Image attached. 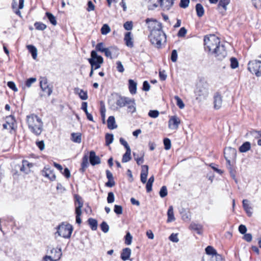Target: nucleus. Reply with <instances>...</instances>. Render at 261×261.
Returning a JSON list of instances; mask_svg holds the SVG:
<instances>
[{"instance_id":"e2e57ef3","label":"nucleus","mask_w":261,"mask_h":261,"mask_svg":"<svg viewBox=\"0 0 261 261\" xmlns=\"http://www.w3.org/2000/svg\"><path fill=\"white\" fill-rule=\"evenodd\" d=\"M113 48H114L112 46H111L109 48H106L105 50V51H103V53H105V55L107 57L110 58V59H112V52L111 51V49H112Z\"/></svg>"},{"instance_id":"5701e85b","label":"nucleus","mask_w":261,"mask_h":261,"mask_svg":"<svg viewBox=\"0 0 261 261\" xmlns=\"http://www.w3.org/2000/svg\"><path fill=\"white\" fill-rule=\"evenodd\" d=\"M88 156L87 154H85L82 158L81 168L80 169V171L81 173H83L85 171L86 168L88 167Z\"/></svg>"},{"instance_id":"c756f323","label":"nucleus","mask_w":261,"mask_h":261,"mask_svg":"<svg viewBox=\"0 0 261 261\" xmlns=\"http://www.w3.org/2000/svg\"><path fill=\"white\" fill-rule=\"evenodd\" d=\"M71 140L74 143H80L82 141L81 133H73L71 135Z\"/></svg>"},{"instance_id":"f257e3e1","label":"nucleus","mask_w":261,"mask_h":261,"mask_svg":"<svg viewBox=\"0 0 261 261\" xmlns=\"http://www.w3.org/2000/svg\"><path fill=\"white\" fill-rule=\"evenodd\" d=\"M27 122L30 132L36 136H40L43 128V123L37 115L33 114L27 117Z\"/></svg>"},{"instance_id":"49530a36","label":"nucleus","mask_w":261,"mask_h":261,"mask_svg":"<svg viewBox=\"0 0 261 261\" xmlns=\"http://www.w3.org/2000/svg\"><path fill=\"white\" fill-rule=\"evenodd\" d=\"M226 166H227V168L229 170L230 176L233 178V179H235V178H236L235 171L232 168V166L231 164V162H230L229 164L227 163Z\"/></svg>"},{"instance_id":"aec40b11","label":"nucleus","mask_w":261,"mask_h":261,"mask_svg":"<svg viewBox=\"0 0 261 261\" xmlns=\"http://www.w3.org/2000/svg\"><path fill=\"white\" fill-rule=\"evenodd\" d=\"M161 7L164 9L168 10L173 4L174 0H159Z\"/></svg>"},{"instance_id":"79ce46f5","label":"nucleus","mask_w":261,"mask_h":261,"mask_svg":"<svg viewBox=\"0 0 261 261\" xmlns=\"http://www.w3.org/2000/svg\"><path fill=\"white\" fill-rule=\"evenodd\" d=\"M114 140V136L112 134L107 133L105 136L106 145L109 146L111 144Z\"/></svg>"},{"instance_id":"864d4df0","label":"nucleus","mask_w":261,"mask_h":261,"mask_svg":"<svg viewBox=\"0 0 261 261\" xmlns=\"http://www.w3.org/2000/svg\"><path fill=\"white\" fill-rule=\"evenodd\" d=\"M239 63L237 59L235 58L230 59V66L232 69H235L238 66Z\"/></svg>"},{"instance_id":"338daca9","label":"nucleus","mask_w":261,"mask_h":261,"mask_svg":"<svg viewBox=\"0 0 261 261\" xmlns=\"http://www.w3.org/2000/svg\"><path fill=\"white\" fill-rule=\"evenodd\" d=\"M177 59V53L176 50L174 49L172 51L171 55V60L173 62H175Z\"/></svg>"},{"instance_id":"a19ab883","label":"nucleus","mask_w":261,"mask_h":261,"mask_svg":"<svg viewBox=\"0 0 261 261\" xmlns=\"http://www.w3.org/2000/svg\"><path fill=\"white\" fill-rule=\"evenodd\" d=\"M24 7V0H19V5L18 9H15L14 10V13L18 15L19 17H21V12L19 11L20 9H22Z\"/></svg>"},{"instance_id":"69168bd1","label":"nucleus","mask_w":261,"mask_h":261,"mask_svg":"<svg viewBox=\"0 0 261 261\" xmlns=\"http://www.w3.org/2000/svg\"><path fill=\"white\" fill-rule=\"evenodd\" d=\"M7 86H8V87L9 88H10L11 89H12V90H13L15 92H16L18 91V89L15 85V84L13 82H12V81L8 82L7 83Z\"/></svg>"},{"instance_id":"37998d69","label":"nucleus","mask_w":261,"mask_h":261,"mask_svg":"<svg viewBox=\"0 0 261 261\" xmlns=\"http://www.w3.org/2000/svg\"><path fill=\"white\" fill-rule=\"evenodd\" d=\"M148 173V166L147 165H142L140 177H147Z\"/></svg>"},{"instance_id":"58836bf2","label":"nucleus","mask_w":261,"mask_h":261,"mask_svg":"<svg viewBox=\"0 0 261 261\" xmlns=\"http://www.w3.org/2000/svg\"><path fill=\"white\" fill-rule=\"evenodd\" d=\"M37 81L36 77H31L27 80L25 82L24 86H22V88L24 89L25 87L30 88L32 85Z\"/></svg>"},{"instance_id":"a211bd4d","label":"nucleus","mask_w":261,"mask_h":261,"mask_svg":"<svg viewBox=\"0 0 261 261\" xmlns=\"http://www.w3.org/2000/svg\"><path fill=\"white\" fill-rule=\"evenodd\" d=\"M230 2L229 0H220L218 5L219 12L223 14L227 10V6Z\"/></svg>"},{"instance_id":"b1692460","label":"nucleus","mask_w":261,"mask_h":261,"mask_svg":"<svg viewBox=\"0 0 261 261\" xmlns=\"http://www.w3.org/2000/svg\"><path fill=\"white\" fill-rule=\"evenodd\" d=\"M243 207L249 217H251L252 214V207L250 206L249 201L247 199L243 200Z\"/></svg>"},{"instance_id":"4d7b16f0","label":"nucleus","mask_w":261,"mask_h":261,"mask_svg":"<svg viewBox=\"0 0 261 261\" xmlns=\"http://www.w3.org/2000/svg\"><path fill=\"white\" fill-rule=\"evenodd\" d=\"M125 244L129 245L131 244L132 241V236L129 232H128L125 236Z\"/></svg>"},{"instance_id":"c9c22d12","label":"nucleus","mask_w":261,"mask_h":261,"mask_svg":"<svg viewBox=\"0 0 261 261\" xmlns=\"http://www.w3.org/2000/svg\"><path fill=\"white\" fill-rule=\"evenodd\" d=\"M131 160V149L126 150L125 153L123 155L122 159V163H126Z\"/></svg>"},{"instance_id":"603ef678","label":"nucleus","mask_w":261,"mask_h":261,"mask_svg":"<svg viewBox=\"0 0 261 261\" xmlns=\"http://www.w3.org/2000/svg\"><path fill=\"white\" fill-rule=\"evenodd\" d=\"M100 226V228H101V230L103 232L107 233L108 232V231L109 230V226L106 222L103 221L101 223Z\"/></svg>"},{"instance_id":"412c9836","label":"nucleus","mask_w":261,"mask_h":261,"mask_svg":"<svg viewBox=\"0 0 261 261\" xmlns=\"http://www.w3.org/2000/svg\"><path fill=\"white\" fill-rule=\"evenodd\" d=\"M124 40L125 41V44L127 46L129 47H133L134 46V43L133 41V38L132 37V34L130 32H126L124 36Z\"/></svg>"},{"instance_id":"0e129e2a","label":"nucleus","mask_w":261,"mask_h":261,"mask_svg":"<svg viewBox=\"0 0 261 261\" xmlns=\"http://www.w3.org/2000/svg\"><path fill=\"white\" fill-rule=\"evenodd\" d=\"M190 0H180L179 6L182 8H186L188 7Z\"/></svg>"},{"instance_id":"bf43d9fd","label":"nucleus","mask_w":261,"mask_h":261,"mask_svg":"<svg viewBox=\"0 0 261 261\" xmlns=\"http://www.w3.org/2000/svg\"><path fill=\"white\" fill-rule=\"evenodd\" d=\"M187 32V31L185 28H181L177 33V36L178 37H184L186 35Z\"/></svg>"},{"instance_id":"5fc2aeb1","label":"nucleus","mask_w":261,"mask_h":261,"mask_svg":"<svg viewBox=\"0 0 261 261\" xmlns=\"http://www.w3.org/2000/svg\"><path fill=\"white\" fill-rule=\"evenodd\" d=\"M115 200L114 194L112 192L108 193L107 197V202L109 203H113Z\"/></svg>"},{"instance_id":"774afa93","label":"nucleus","mask_w":261,"mask_h":261,"mask_svg":"<svg viewBox=\"0 0 261 261\" xmlns=\"http://www.w3.org/2000/svg\"><path fill=\"white\" fill-rule=\"evenodd\" d=\"M124 28L127 30L129 31L133 29V23L132 21H126L123 24Z\"/></svg>"},{"instance_id":"4be33fe9","label":"nucleus","mask_w":261,"mask_h":261,"mask_svg":"<svg viewBox=\"0 0 261 261\" xmlns=\"http://www.w3.org/2000/svg\"><path fill=\"white\" fill-rule=\"evenodd\" d=\"M131 252V249L129 248H125L123 249L120 255L121 259L124 261L128 260L130 257Z\"/></svg>"},{"instance_id":"7ed1b4c3","label":"nucleus","mask_w":261,"mask_h":261,"mask_svg":"<svg viewBox=\"0 0 261 261\" xmlns=\"http://www.w3.org/2000/svg\"><path fill=\"white\" fill-rule=\"evenodd\" d=\"M205 50L213 54L216 51L218 46L220 45L219 39L215 35H211L210 37L205 36L204 38Z\"/></svg>"},{"instance_id":"9d476101","label":"nucleus","mask_w":261,"mask_h":261,"mask_svg":"<svg viewBox=\"0 0 261 261\" xmlns=\"http://www.w3.org/2000/svg\"><path fill=\"white\" fill-rule=\"evenodd\" d=\"M224 158L227 163H230L231 160H234L237 155V150L232 147H227L224 150Z\"/></svg>"},{"instance_id":"2f4dec72","label":"nucleus","mask_w":261,"mask_h":261,"mask_svg":"<svg viewBox=\"0 0 261 261\" xmlns=\"http://www.w3.org/2000/svg\"><path fill=\"white\" fill-rule=\"evenodd\" d=\"M197 15L199 17H202L204 13L203 7L201 4H197L195 7Z\"/></svg>"},{"instance_id":"423d86ee","label":"nucleus","mask_w":261,"mask_h":261,"mask_svg":"<svg viewBox=\"0 0 261 261\" xmlns=\"http://www.w3.org/2000/svg\"><path fill=\"white\" fill-rule=\"evenodd\" d=\"M73 226L66 222H62L57 227L58 235L65 239H69L73 231Z\"/></svg>"},{"instance_id":"6e6552de","label":"nucleus","mask_w":261,"mask_h":261,"mask_svg":"<svg viewBox=\"0 0 261 261\" xmlns=\"http://www.w3.org/2000/svg\"><path fill=\"white\" fill-rule=\"evenodd\" d=\"M248 69L256 76H261V61L259 60H252L248 63Z\"/></svg>"},{"instance_id":"dca6fc26","label":"nucleus","mask_w":261,"mask_h":261,"mask_svg":"<svg viewBox=\"0 0 261 261\" xmlns=\"http://www.w3.org/2000/svg\"><path fill=\"white\" fill-rule=\"evenodd\" d=\"M89 162L92 166L100 164V159L96 155L94 151L92 150L89 152Z\"/></svg>"},{"instance_id":"473e14b6","label":"nucleus","mask_w":261,"mask_h":261,"mask_svg":"<svg viewBox=\"0 0 261 261\" xmlns=\"http://www.w3.org/2000/svg\"><path fill=\"white\" fill-rule=\"evenodd\" d=\"M251 148V144L249 142H245L239 148L241 152H246Z\"/></svg>"},{"instance_id":"c03bdc74","label":"nucleus","mask_w":261,"mask_h":261,"mask_svg":"<svg viewBox=\"0 0 261 261\" xmlns=\"http://www.w3.org/2000/svg\"><path fill=\"white\" fill-rule=\"evenodd\" d=\"M35 29L38 30L43 31L46 28V24L40 22H36L34 24Z\"/></svg>"},{"instance_id":"4c0bfd02","label":"nucleus","mask_w":261,"mask_h":261,"mask_svg":"<svg viewBox=\"0 0 261 261\" xmlns=\"http://www.w3.org/2000/svg\"><path fill=\"white\" fill-rule=\"evenodd\" d=\"M205 252L207 254L212 255V256L219 255L217 253L216 250L211 246H208L205 248Z\"/></svg>"},{"instance_id":"f704fd0d","label":"nucleus","mask_w":261,"mask_h":261,"mask_svg":"<svg viewBox=\"0 0 261 261\" xmlns=\"http://www.w3.org/2000/svg\"><path fill=\"white\" fill-rule=\"evenodd\" d=\"M27 48L29 52L31 54L32 56L34 59H36L37 56V48L33 45H29L27 46Z\"/></svg>"},{"instance_id":"e433bc0d","label":"nucleus","mask_w":261,"mask_h":261,"mask_svg":"<svg viewBox=\"0 0 261 261\" xmlns=\"http://www.w3.org/2000/svg\"><path fill=\"white\" fill-rule=\"evenodd\" d=\"M180 213L183 220L188 221L190 220L189 212H187L185 209L182 208Z\"/></svg>"},{"instance_id":"6e6d98bb","label":"nucleus","mask_w":261,"mask_h":261,"mask_svg":"<svg viewBox=\"0 0 261 261\" xmlns=\"http://www.w3.org/2000/svg\"><path fill=\"white\" fill-rule=\"evenodd\" d=\"M114 211L117 215L122 214L123 212L122 207L121 205H115Z\"/></svg>"},{"instance_id":"ddd939ff","label":"nucleus","mask_w":261,"mask_h":261,"mask_svg":"<svg viewBox=\"0 0 261 261\" xmlns=\"http://www.w3.org/2000/svg\"><path fill=\"white\" fill-rule=\"evenodd\" d=\"M42 174L51 181H54L56 179V175L54 172V170L51 169L49 166L44 167L42 171Z\"/></svg>"},{"instance_id":"a18cd8bd","label":"nucleus","mask_w":261,"mask_h":261,"mask_svg":"<svg viewBox=\"0 0 261 261\" xmlns=\"http://www.w3.org/2000/svg\"><path fill=\"white\" fill-rule=\"evenodd\" d=\"M106 48H107L104 47V43L103 42H100V43H98L96 44V45L95 46V49H96L95 51L103 53V51H105V50Z\"/></svg>"},{"instance_id":"bb28decb","label":"nucleus","mask_w":261,"mask_h":261,"mask_svg":"<svg viewBox=\"0 0 261 261\" xmlns=\"http://www.w3.org/2000/svg\"><path fill=\"white\" fill-rule=\"evenodd\" d=\"M107 125L108 128L113 129L117 127L116 124L115 119L113 116H109L107 120Z\"/></svg>"},{"instance_id":"3c124183","label":"nucleus","mask_w":261,"mask_h":261,"mask_svg":"<svg viewBox=\"0 0 261 261\" xmlns=\"http://www.w3.org/2000/svg\"><path fill=\"white\" fill-rule=\"evenodd\" d=\"M164 148L166 150H169L171 148V141L169 138H166L163 140Z\"/></svg>"},{"instance_id":"cd10ccee","label":"nucleus","mask_w":261,"mask_h":261,"mask_svg":"<svg viewBox=\"0 0 261 261\" xmlns=\"http://www.w3.org/2000/svg\"><path fill=\"white\" fill-rule=\"evenodd\" d=\"M189 227L191 230L196 231L199 234H201L202 233V226L200 224L191 223Z\"/></svg>"},{"instance_id":"8fccbe9b","label":"nucleus","mask_w":261,"mask_h":261,"mask_svg":"<svg viewBox=\"0 0 261 261\" xmlns=\"http://www.w3.org/2000/svg\"><path fill=\"white\" fill-rule=\"evenodd\" d=\"M159 194L161 197L164 198L168 194L167 187L165 186H162L160 189Z\"/></svg>"},{"instance_id":"a878e982","label":"nucleus","mask_w":261,"mask_h":261,"mask_svg":"<svg viewBox=\"0 0 261 261\" xmlns=\"http://www.w3.org/2000/svg\"><path fill=\"white\" fill-rule=\"evenodd\" d=\"M201 261H224V260L222 255H216V256L203 257Z\"/></svg>"},{"instance_id":"ea45409f","label":"nucleus","mask_w":261,"mask_h":261,"mask_svg":"<svg viewBox=\"0 0 261 261\" xmlns=\"http://www.w3.org/2000/svg\"><path fill=\"white\" fill-rule=\"evenodd\" d=\"M46 16L50 22L54 25H56L57 23L56 17L50 12H46Z\"/></svg>"},{"instance_id":"13d9d810","label":"nucleus","mask_w":261,"mask_h":261,"mask_svg":"<svg viewBox=\"0 0 261 261\" xmlns=\"http://www.w3.org/2000/svg\"><path fill=\"white\" fill-rule=\"evenodd\" d=\"M133 155L134 156V159L136 161L138 165H140L143 163V162H144L143 155L140 158H136V153L134 152Z\"/></svg>"},{"instance_id":"393cba45","label":"nucleus","mask_w":261,"mask_h":261,"mask_svg":"<svg viewBox=\"0 0 261 261\" xmlns=\"http://www.w3.org/2000/svg\"><path fill=\"white\" fill-rule=\"evenodd\" d=\"M137 84L133 80H128V89L130 94L134 95L137 93Z\"/></svg>"},{"instance_id":"20e7f679","label":"nucleus","mask_w":261,"mask_h":261,"mask_svg":"<svg viewBox=\"0 0 261 261\" xmlns=\"http://www.w3.org/2000/svg\"><path fill=\"white\" fill-rule=\"evenodd\" d=\"M150 42L156 47L160 48L162 42L166 41V35L162 29L154 30L150 33Z\"/></svg>"},{"instance_id":"f03ea898","label":"nucleus","mask_w":261,"mask_h":261,"mask_svg":"<svg viewBox=\"0 0 261 261\" xmlns=\"http://www.w3.org/2000/svg\"><path fill=\"white\" fill-rule=\"evenodd\" d=\"M116 107L114 109L115 110L126 107L127 113L133 114L136 111V105L134 98L119 95L116 99Z\"/></svg>"},{"instance_id":"7c9ffc66","label":"nucleus","mask_w":261,"mask_h":261,"mask_svg":"<svg viewBox=\"0 0 261 261\" xmlns=\"http://www.w3.org/2000/svg\"><path fill=\"white\" fill-rule=\"evenodd\" d=\"M167 222H171L175 220L174 216L173 208L172 206H170L167 212Z\"/></svg>"},{"instance_id":"0eeeda50","label":"nucleus","mask_w":261,"mask_h":261,"mask_svg":"<svg viewBox=\"0 0 261 261\" xmlns=\"http://www.w3.org/2000/svg\"><path fill=\"white\" fill-rule=\"evenodd\" d=\"M88 62L91 65V68L94 70L99 68L101 64L103 62V58L97 55L95 50L91 52V58L88 59Z\"/></svg>"},{"instance_id":"f8f14e48","label":"nucleus","mask_w":261,"mask_h":261,"mask_svg":"<svg viewBox=\"0 0 261 261\" xmlns=\"http://www.w3.org/2000/svg\"><path fill=\"white\" fill-rule=\"evenodd\" d=\"M219 60H223L227 55V52L224 45L221 44L218 46L216 51L213 54Z\"/></svg>"},{"instance_id":"1a4fd4ad","label":"nucleus","mask_w":261,"mask_h":261,"mask_svg":"<svg viewBox=\"0 0 261 261\" xmlns=\"http://www.w3.org/2000/svg\"><path fill=\"white\" fill-rule=\"evenodd\" d=\"M145 22L147 24L148 30L150 31V33L154 30L162 29L161 23L155 19L148 18L145 20Z\"/></svg>"},{"instance_id":"c85d7f7f","label":"nucleus","mask_w":261,"mask_h":261,"mask_svg":"<svg viewBox=\"0 0 261 261\" xmlns=\"http://www.w3.org/2000/svg\"><path fill=\"white\" fill-rule=\"evenodd\" d=\"M75 93L79 94V97L82 100H86L88 98L87 92L78 88L74 89Z\"/></svg>"},{"instance_id":"de8ad7c7","label":"nucleus","mask_w":261,"mask_h":261,"mask_svg":"<svg viewBox=\"0 0 261 261\" xmlns=\"http://www.w3.org/2000/svg\"><path fill=\"white\" fill-rule=\"evenodd\" d=\"M110 31V28L107 24H103L101 28V33L102 35H107Z\"/></svg>"},{"instance_id":"2eb2a0df","label":"nucleus","mask_w":261,"mask_h":261,"mask_svg":"<svg viewBox=\"0 0 261 261\" xmlns=\"http://www.w3.org/2000/svg\"><path fill=\"white\" fill-rule=\"evenodd\" d=\"M222 96L219 92H217L214 96V108L216 110H219L222 106Z\"/></svg>"},{"instance_id":"680f3d73","label":"nucleus","mask_w":261,"mask_h":261,"mask_svg":"<svg viewBox=\"0 0 261 261\" xmlns=\"http://www.w3.org/2000/svg\"><path fill=\"white\" fill-rule=\"evenodd\" d=\"M169 239L170 240V241L174 243H177L179 241V239L178 238L177 233H172L169 236Z\"/></svg>"},{"instance_id":"052dcab7","label":"nucleus","mask_w":261,"mask_h":261,"mask_svg":"<svg viewBox=\"0 0 261 261\" xmlns=\"http://www.w3.org/2000/svg\"><path fill=\"white\" fill-rule=\"evenodd\" d=\"M159 115V112L157 110H150L148 113V116L151 118H155Z\"/></svg>"},{"instance_id":"9b49d317","label":"nucleus","mask_w":261,"mask_h":261,"mask_svg":"<svg viewBox=\"0 0 261 261\" xmlns=\"http://www.w3.org/2000/svg\"><path fill=\"white\" fill-rule=\"evenodd\" d=\"M40 86L42 91L43 92L44 96H49L52 92V89L47 85V80L45 78H43L40 82Z\"/></svg>"},{"instance_id":"6ab92c4d","label":"nucleus","mask_w":261,"mask_h":261,"mask_svg":"<svg viewBox=\"0 0 261 261\" xmlns=\"http://www.w3.org/2000/svg\"><path fill=\"white\" fill-rule=\"evenodd\" d=\"M51 253L54 254V255L50 256L51 261H57L60 259L62 256V252L60 248H53L51 250Z\"/></svg>"},{"instance_id":"f3484780","label":"nucleus","mask_w":261,"mask_h":261,"mask_svg":"<svg viewBox=\"0 0 261 261\" xmlns=\"http://www.w3.org/2000/svg\"><path fill=\"white\" fill-rule=\"evenodd\" d=\"M75 202L74 204L75 206V211L76 212H82V208L83 206V201L82 197L78 195H75L74 196Z\"/></svg>"},{"instance_id":"39448f33","label":"nucleus","mask_w":261,"mask_h":261,"mask_svg":"<svg viewBox=\"0 0 261 261\" xmlns=\"http://www.w3.org/2000/svg\"><path fill=\"white\" fill-rule=\"evenodd\" d=\"M196 99L202 101L207 98L208 95V85L206 82H199L195 90Z\"/></svg>"},{"instance_id":"4468645a","label":"nucleus","mask_w":261,"mask_h":261,"mask_svg":"<svg viewBox=\"0 0 261 261\" xmlns=\"http://www.w3.org/2000/svg\"><path fill=\"white\" fill-rule=\"evenodd\" d=\"M180 123L179 118L176 115L171 116L168 122L169 128L171 129H177Z\"/></svg>"},{"instance_id":"72a5a7b5","label":"nucleus","mask_w":261,"mask_h":261,"mask_svg":"<svg viewBox=\"0 0 261 261\" xmlns=\"http://www.w3.org/2000/svg\"><path fill=\"white\" fill-rule=\"evenodd\" d=\"M88 223L92 230H96L97 228V221L96 219L90 218L88 220Z\"/></svg>"},{"instance_id":"09e8293b","label":"nucleus","mask_w":261,"mask_h":261,"mask_svg":"<svg viewBox=\"0 0 261 261\" xmlns=\"http://www.w3.org/2000/svg\"><path fill=\"white\" fill-rule=\"evenodd\" d=\"M174 99L176 100V105L181 109L185 107V104L181 99L178 96H175Z\"/></svg>"}]
</instances>
